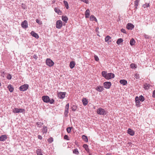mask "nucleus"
<instances>
[{"instance_id":"f257e3e1","label":"nucleus","mask_w":155,"mask_h":155,"mask_svg":"<svg viewBox=\"0 0 155 155\" xmlns=\"http://www.w3.org/2000/svg\"><path fill=\"white\" fill-rule=\"evenodd\" d=\"M102 75L105 79H110L114 78L115 75L114 74L111 73H107L105 71H103L102 72Z\"/></svg>"},{"instance_id":"f03ea898","label":"nucleus","mask_w":155,"mask_h":155,"mask_svg":"<svg viewBox=\"0 0 155 155\" xmlns=\"http://www.w3.org/2000/svg\"><path fill=\"white\" fill-rule=\"evenodd\" d=\"M42 100L45 103H50L52 104L54 102V101L53 99H50L49 97L47 96H43L42 97Z\"/></svg>"},{"instance_id":"7ed1b4c3","label":"nucleus","mask_w":155,"mask_h":155,"mask_svg":"<svg viewBox=\"0 0 155 155\" xmlns=\"http://www.w3.org/2000/svg\"><path fill=\"white\" fill-rule=\"evenodd\" d=\"M46 63L47 65L50 67L52 66L54 64V62L50 58H47L46 59Z\"/></svg>"},{"instance_id":"20e7f679","label":"nucleus","mask_w":155,"mask_h":155,"mask_svg":"<svg viewBox=\"0 0 155 155\" xmlns=\"http://www.w3.org/2000/svg\"><path fill=\"white\" fill-rule=\"evenodd\" d=\"M97 113L100 115H105L106 114L105 110L102 108H99L97 109Z\"/></svg>"},{"instance_id":"39448f33","label":"nucleus","mask_w":155,"mask_h":155,"mask_svg":"<svg viewBox=\"0 0 155 155\" xmlns=\"http://www.w3.org/2000/svg\"><path fill=\"white\" fill-rule=\"evenodd\" d=\"M25 111L24 109L21 108H14L12 110L13 112L14 113H22Z\"/></svg>"},{"instance_id":"423d86ee","label":"nucleus","mask_w":155,"mask_h":155,"mask_svg":"<svg viewBox=\"0 0 155 155\" xmlns=\"http://www.w3.org/2000/svg\"><path fill=\"white\" fill-rule=\"evenodd\" d=\"M28 87V85L27 84H25L19 87V90L21 91H25L27 90Z\"/></svg>"},{"instance_id":"0eeeda50","label":"nucleus","mask_w":155,"mask_h":155,"mask_svg":"<svg viewBox=\"0 0 155 155\" xmlns=\"http://www.w3.org/2000/svg\"><path fill=\"white\" fill-rule=\"evenodd\" d=\"M62 26V23L61 21L60 20H58L56 21V27L57 28H61Z\"/></svg>"},{"instance_id":"6e6552de","label":"nucleus","mask_w":155,"mask_h":155,"mask_svg":"<svg viewBox=\"0 0 155 155\" xmlns=\"http://www.w3.org/2000/svg\"><path fill=\"white\" fill-rule=\"evenodd\" d=\"M111 86V83L110 82H105L104 83V86L105 88L109 89Z\"/></svg>"},{"instance_id":"1a4fd4ad","label":"nucleus","mask_w":155,"mask_h":155,"mask_svg":"<svg viewBox=\"0 0 155 155\" xmlns=\"http://www.w3.org/2000/svg\"><path fill=\"white\" fill-rule=\"evenodd\" d=\"M66 92H59L58 93V97L60 99H63L64 98L66 95Z\"/></svg>"},{"instance_id":"9d476101","label":"nucleus","mask_w":155,"mask_h":155,"mask_svg":"<svg viewBox=\"0 0 155 155\" xmlns=\"http://www.w3.org/2000/svg\"><path fill=\"white\" fill-rule=\"evenodd\" d=\"M69 107V104L68 103L65 106V109L64 112V114L65 116H67L68 112V109Z\"/></svg>"},{"instance_id":"9b49d317","label":"nucleus","mask_w":155,"mask_h":155,"mask_svg":"<svg viewBox=\"0 0 155 155\" xmlns=\"http://www.w3.org/2000/svg\"><path fill=\"white\" fill-rule=\"evenodd\" d=\"M21 25L22 27L24 28H26L28 27L27 21L26 20H25L23 22H22Z\"/></svg>"},{"instance_id":"f8f14e48","label":"nucleus","mask_w":155,"mask_h":155,"mask_svg":"<svg viewBox=\"0 0 155 155\" xmlns=\"http://www.w3.org/2000/svg\"><path fill=\"white\" fill-rule=\"evenodd\" d=\"M134 28V25L130 23H128L126 26V28L128 30H132Z\"/></svg>"},{"instance_id":"ddd939ff","label":"nucleus","mask_w":155,"mask_h":155,"mask_svg":"<svg viewBox=\"0 0 155 155\" xmlns=\"http://www.w3.org/2000/svg\"><path fill=\"white\" fill-rule=\"evenodd\" d=\"M136 105L137 107H140V102L139 97L137 96L135 98Z\"/></svg>"},{"instance_id":"4468645a","label":"nucleus","mask_w":155,"mask_h":155,"mask_svg":"<svg viewBox=\"0 0 155 155\" xmlns=\"http://www.w3.org/2000/svg\"><path fill=\"white\" fill-rule=\"evenodd\" d=\"M7 137L6 135H2L0 137V141H4L6 140Z\"/></svg>"},{"instance_id":"2eb2a0df","label":"nucleus","mask_w":155,"mask_h":155,"mask_svg":"<svg viewBox=\"0 0 155 155\" xmlns=\"http://www.w3.org/2000/svg\"><path fill=\"white\" fill-rule=\"evenodd\" d=\"M85 17L86 18H89L90 15V11L88 9L86 10L85 12Z\"/></svg>"},{"instance_id":"dca6fc26","label":"nucleus","mask_w":155,"mask_h":155,"mask_svg":"<svg viewBox=\"0 0 155 155\" xmlns=\"http://www.w3.org/2000/svg\"><path fill=\"white\" fill-rule=\"evenodd\" d=\"M127 133L131 136H133L134 134V130L130 128L128 129Z\"/></svg>"},{"instance_id":"f3484780","label":"nucleus","mask_w":155,"mask_h":155,"mask_svg":"<svg viewBox=\"0 0 155 155\" xmlns=\"http://www.w3.org/2000/svg\"><path fill=\"white\" fill-rule=\"evenodd\" d=\"M31 34L33 37H35L37 39L39 38V36L34 31H32L31 33Z\"/></svg>"},{"instance_id":"a211bd4d","label":"nucleus","mask_w":155,"mask_h":155,"mask_svg":"<svg viewBox=\"0 0 155 155\" xmlns=\"http://www.w3.org/2000/svg\"><path fill=\"white\" fill-rule=\"evenodd\" d=\"M96 89L99 92H101L103 91L104 89L102 86H99L97 87Z\"/></svg>"},{"instance_id":"6ab92c4d","label":"nucleus","mask_w":155,"mask_h":155,"mask_svg":"<svg viewBox=\"0 0 155 155\" xmlns=\"http://www.w3.org/2000/svg\"><path fill=\"white\" fill-rule=\"evenodd\" d=\"M75 62L74 61H72L70 62L69 66L71 69L73 68L75 65Z\"/></svg>"},{"instance_id":"aec40b11","label":"nucleus","mask_w":155,"mask_h":155,"mask_svg":"<svg viewBox=\"0 0 155 155\" xmlns=\"http://www.w3.org/2000/svg\"><path fill=\"white\" fill-rule=\"evenodd\" d=\"M83 104L84 106H86L88 104L87 100L86 98H83L82 100Z\"/></svg>"},{"instance_id":"412c9836","label":"nucleus","mask_w":155,"mask_h":155,"mask_svg":"<svg viewBox=\"0 0 155 155\" xmlns=\"http://www.w3.org/2000/svg\"><path fill=\"white\" fill-rule=\"evenodd\" d=\"M55 12L57 13L58 14L61 15V14L62 12L58 8H55L54 9Z\"/></svg>"},{"instance_id":"4be33fe9","label":"nucleus","mask_w":155,"mask_h":155,"mask_svg":"<svg viewBox=\"0 0 155 155\" xmlns=\"http://www.w3.org/2000/svg\"><path fill=\"white\" fill-rule=\"evenodd\" d=\"M120 83L124 85H126L127 84V81L125 80H121L120 81Z\"/></svg>"},{"instance_id":"5701e85b","label":"nucleus","mask_w":155,"mask_h":155,"mask_svg":"<svg viewBox=\"0 0 155 155\" xmlns=\"http://www.w3.org/2000/svg\"><path fill=\"white\" fill-rule=\"evenodd\" d=\"M8 89L9 91L12 92L14 90V88L11 85H9L8 86Z\"/></svg>"},{"instance_id":"b1692460","label":"nucleus","mask_w":155,"mask_h":155,"mask_svg":"<svg viewBox=\"0 0 155 155\" xmlns=\"http://www.w3.org/2000/svg\"><path fill=\"white\" fill-rule=\"evenodd\" d=\"M62 19L63 21L67 23L68 20V18L66 16H62Z\"/></svg>"},{"instance_id":"393cba45","label":"nucleus","mask_w":155,"mask_h":155,"mask_svg":"<svg viewBox=\"0 0 155 155\" xmlns=\"http://www.w3.org/2000/svg\"><path fill=\"white\" fill-rule=\"evenodd\" d=\"M136 42L134 38H132L130 40V43L131 46H133L134 45Z\"/></svg>"},{"instance_id":"a878e982","label":"nucleus","mask_w":155,"mask_h":155,"mask_svg":"<svg viewBox=\"0 0 155 155\" xmlns=\"http://www.w3.org/2000/svg\"><path fill=\"white\" fill-rule=\"evenodd\" d=\"M83 147L85 148V150L88 153L89 152V150L88 148V146L87 144H84L83 145Z\"/></svg>"},{"instance_id":"bb28decb","label":"nucleus","mask_w":155,"mask_h":155,"mask_svg":"<svg viewBox=\"0 0 155 155\" xmlns=\"http://www.w3.org/2000/svg\"><path fill=\"white\" fill-rule=\"evenodd\" d=\"M82 137L84 141L85 142H87L88 141V140L87 136L84 135H83Z\"/></svg>"},{"instance_id":"cd10ccee","label":"nucleus","mask_w":155,"mask_h":155,"mask_svg":"<svg viewBox=\"0 0 155 155\" xmlns=\"http://www.w3.org/2000/svg\"><path fill=\"white\" fill-rule=\"evenodd\" d=\"M140 0H135L134 2V4L135 6V8H137L138 5L139 3L140 2Z\"/></svg>"},{"instance_id":"c85d7f7f","label":"nucleus","mask_w":155,"mask_h":155,"mask_svg":"<svg viewBox=\"0 0 155 155\" xmlns=\"http://www.w3.org/2000/svg\"><path fill=\"white\" fill-rule=\"evenodd\" d=\"M36 153L38 155H42L41 150L40 149H38L36 150Z\"/></svg>"},{"instance_id":"c756f323","label":"nucleus","mask_w":155,"mask_h":155,"mask_svg":"<svg viewBox=\"0 0 155 155\" xmlns=\"http://www.w3.org/2000/svg\"><path fill=\"white\" fill-rule=\"evenodd\" d=\"M64 3V5L67 9H68L69 8L68 4V2L65 0L63 1Z\"/></svg>"},{"instance_id":"7c9ffc66","label":"nucleus","mask_w":155,"mask_h":155,"mask_svg":"<svg viewBox=\"0 0 155 155\" xmlns=\"http://www.w3.org/2000/svg\"><path fill=\"white\" fill-rule=\"evenodd\" d=\"M123 41V40L122 38H120L117 40L116 43L117 45H119L121 42H122Z\"/></svg>"},{"instance_id":"2f4dec72","label":"nucleus","mask_w":155,"mask_h":155,"mask_svg":"<svg viewBox=\"0 0 155 155\" xmlns=\"http://www.w3.org/2000/svg\"><path fill=\"white\" fill-rule=\"evenodd\" d=\"M42 131L43 134L46 133L47 132V127H43L42 129Z\"/></svg>"},{"instance_id":"473e14b6","label":"nucleus","mask_w":155,"mask_h":155,"mask_svg":"<svg viewBox=\"0 0 155 155\" xmlns=\"http://www.w3.org/2000/svg\"><path fill=\"white\" fill-rule=\"evenodd\" d=\"M110 39H111V37H110L109 36L107 35L105 38V41L106 42H107Z\"/></svg>"},{"instance_id":"72a5a7b5","label":"nucleus","mask_w":155,"mask_h":155,"mask_svg":"<svg viewBox=\"0 0 155 155\" xmlns=\"http://www.w3.org/2000/svg\"><path fill=\"white\" fill-rule=\"evenodd\" d=\"M130 66L132 68L135 69L137 68V65L133 63L131 64L130 65Z\"/></svg>"},{"instance_id":"f704fd0d","label":"nucleus","mask_w":155,"mask_h":155,"mask_svg":"<svg viewBox=\"0 0 155 155\" xmlns=\"http://www.w3.org/2000/svg\"><path fill=\"white\" fill-rule=\"evenodd\" d=\"M144 88L145 89H147L149 88V84H147L145 83L144 84Z\"/></svg>"},{"instance_id":"c9c22d12","label":"nucleus","mask_w":155,"mask_h":155,"mask_svg":"<svg viewBox=\"0 0 155 155\" xmlns=\"http://www.w3.org/2000/svg\"><path fill=\"white\" fill-rule=\"evenodd\" d=\"M36 124L38 127H41L43 124V123L41 122H38L36 123Z\"/></svg>"},{"instance_id":"e433bc0d","label":"nucleus","mask_w":155,"mask_h":155,"mask_svg":"<svg viewBox=\"0 0 155 155\" xmlns=\"http://www.w3.org/2000/svg\"><path fill=\"white\" fill-rule=\"evenodd\" d=\"M96 18L93 15H91L90 17V20L91 21H94V20Z\"/></svg>"},{"instance_id":"4c0bfd02","label":"nucleus","mask_w":155,"mask_h":155,"mask_svg":"<svg viewBox=\"0 0 155 155\" xmlns=\"http://www.w3.org/2000/svg\"><path fill=\"white\" fill-rule=\"evenodd\" d=\"M139 100L141 102H143L144 100V98L143 97L142 95H140L139 96Z\"/></svg>"},{"instance_id":"58836bf2","label":"nucleus","mask_w":155,"mask_h":155,"mask_svg":"<svg viewBox=\"0 0 155 155\" xmlns=\"http://www.w3.org/2000/svg\"><path fill=\"white\" fill-rule=\"evenodd\" d=\"M73 153L76 154H78L79 153V152L77 149H75L73 150Z\"/></svg>"},{"instance_id":"ea45409f","label":"nucleus","mask_w":155,"mask_h":155,"mask_svg":"<svg viewBox=\"0 0 155 155\" xmlns=\"http://www.w3.org/2000/svg\"><path fill=\"white\" fill-rule=\"evenodd\" d=\"M150 6V5L149 3H146L145 4L143 5V7H144V8H147Z\"/></svg>"},{"instance_id":"a19ab883","label":"nucleus","mask_w":155,"mask_h":155,"mask_svg":"<svg viewBox=\"0 0 155 155\" xmlns=\"http://www.w3.org/2000/svg\"><path fill=\"white\" fill-rule=\"evenodd\" d=\"M36 22L37 23L39 24L40 25H41L42 24V22L41 21H40L38 19H36Z\"/></svg>"},{"instance_id":"79ce46f5","label":"nucleus","mask_w":155,"mask_h":155,"mask_svg":"<svg viewBox=\"0 0 155 155\" xmlns=\"http://www.w3.org/2000/svg\"><path fill=\"white\" fill-rule=\"evenodd\" d=\"M48 141L49 143H51L53 141V138L52 137H50L48 140Z\"/></svg>"},{"instance_id":"37998d69","label":"nucleus","mask_w":155,"mask_h":155,"mask_svg":"<svg viewBox=\"0 0 155 155\" xmlns=\"http://www.w3.org/2000/svg\"><path fill=\"white\" fill-rule=\"evenodd\" d=\"M71 127H68L67 128L66 130L68 133H70L71 132Z\"/></svg>"},{"instance_id":"c03bdc74","label":"nucleus","mask_w":155,"mask_h":155,"mask_svg":"<svg viewBox=\"0 0 155 155\" xmlns=\"http://www.w3.org/2000/svg\"><path fill=\"white\" fill-rule=\"evenodd\" d=\"M94 58L96 61H98L99 60L98 57L96 55H94Z\"/></svg>"},{"instance_id":"a18cd8bd","label":"nucleus","mask_w":155,"mask_h":155,"mask_svg":"<svg viewBox=\"0 0 155 155\" xmlns=\"http://www.w3.org/2000/svg\"><path fill=\"white\" fill-rule=\"evenodd\" d=\"M135 77L137 79H139L140 78V75L139 74H136L135 75Z\"/></svg>"},{"instance_id":"49530a36","label":"nucleus","mask_w":155,"mask_h":155,"mask_svg":"<svg viewBox=\"0 0 155 155\" xmlns=\"http://www.w3.org/2000/svg\"><path fill=\"white\" fill-rule=\"evenodd\" d=\"M81 2H84L86 4H88L89 3L88 0H80Z\"/></svg>"},{"instance_id":"de8ad7c7","label":"nucleus","mask_w":155,"mask_h":155,"mask_svg":"<svg viewBox=\"0 0 155 155\" xmlns=\"http://www.w3.org/2000/svg\"><path fill=\"white\" fill-rule=\"evenodd\" d=\"M7 78L9 80L11 79L12 78V76L10 74H9L7 76Z\"/></svg>"},{"instance_id":"09e8293b","label":"nucleus","mask_w":155,"mask_h":155,"mask_svg":"<svg viewBox=\"0 0 155 155\" xmlns=\"http://www.w3.org/2000/svg\"><path fill=\"white\" fill-rule=\"evenodd\" d=\"M68 138V137L67 135H64V138L66 140H69V139Z\"/></svg>"},{"instance_id":"8fccbe9b","label":"nucleus","mask_w":155,"mask_h":155,"mask_svg":"<svg viewBox=\"0 0 155 155\" xmlns=\"http://www.w3.org/2000/svg\"><path fill=\"white\" fill-rule=\"evenodd\" d=\"M121 31L122 32H123V33H126V30L122 28V29H121Z\"/></svg>"},{"instance_id":"3c124183","label":"nucleus","mask_w":155,"mask_h":155,"mask_svg":"<svg viewBox=\"0 0 155 155\" xmlns=\"http://www.w3.org/2000/svg\"><path fill=\"white\" fill-rule=\"evenodd\" d=\"M33 58L35 59H37L38 58L37 55L36 54H34L33 56Z\"/></svg>"},{"instance_id":"603ef678","label":"nucleus","mask_w":155,"mask_h":155,"mask_svg":"<svg viewBox=\"0 0 155 155\" xmlns=\"http://www.w3.org/2000/svg\"><path fill=\"white\" fill-rule=\"evenodd\" d=\"M153 96L155 97V90L154 91L153 93Z\"/></svg>"},{"instance_id":"864d4df0","label":"nucleus","mask_w":155,"mask_h":155,"mask_svg":"<svg viewBox=\"0 0 155 155\" xmlns=\"http://www.w3.org/2000/svg\"><path fill=\"white\" fill-rule=\"evenodd\" d=\"M38 138L39 139L41 140L42 139V137L41 136L39 135H38Z\"/></svg>"},{"instance_id":"5fc2aeb1","label":"nucleus","mask_w":155,"mask_h":155,"mask_svg":"<svg viewBox=\"0 0 155 155\" xmlns=\"http://www.w3.org/2000/svg\"><path fill=\"white\" fill-rule=\"evenodd\" d=\"M74 107L72 108V110L73 111H75L76 110V107L75 106H74Z\"/></svg>"},{"instance_id":"6e6d98bb","label":"nucleus","mask_w":155,"mask_h":155,"mask_svg":"<svg viewBox=\"0 0 155 155\" xmlns=\"http://www.w3.org/2000/svg\"><path fill=\"white\" fill-rule=\"evenodd\" d=\"M98 30H99V28H96L95 30L97 32L98 31Z\"/></svg>"},{"instance_id":"4d7b16f0","label":"nucleus","mask_w":155,"mask_h":155,"mask_svg":"<svg viewBox=\"0 0 155 155\" xmlns=\"http://www.w3.org/2000/svg\"><path fill=\"white\" fill-rule=\"evenodd\" d=\"M94 20L96 22H97V19L96 18L95 20Z\"/></svg>"},{"instance_id":"13d9d810","label":"nucleus","mask_w":155,"mask_h":155,"mask_svg":"<svg viewBox=\"0 0 155 155\" xmlns=\"http://www.w3.org/2000/svg\"><path fill=\"white\" fill-rule=\"evenodd\" d=\"M52 3H54V2H55V1L54 0H53L52 1Z\"/></svg>"},{"instance_id":"bf43d9fd","label":"nucleus","mask_w":155,"mask_h":155,"mask_svg":"<svg viewBox=\"0 0 155 155\" xmlns=\"http://www.w3.org/2000/svg\"><path fill=\"white\" fill-rule=\"evenodd\" d=\"M4 73V72H3V73Z\"/></svg>"},{"instance_id":"052dcab7","label":"nucleus","mask_w":155,"mask_h":155,"mask_svg":"<svg viewBox=\"0 0 155 155\" xmlns=\"http://www.w3.org/2000/svg\"><path fill=\"white\" fill-rule=\"evenodd\" d=\"M89 155H91V154H89Z\"/></svg>"},{"instance_id":"680f3d73","label":"nucleus","mask_w":155,"mask_h":155,"mask_svg":"<svg viewBox=\"0 0 155 155\" xmlns=\"http://www.w3.org/2000/svg\"><path fill=\"white\" fill-rule=\"evenodd\" d=\"M42 155H43V154H42Z\"/></svg>"}]
</instances>
